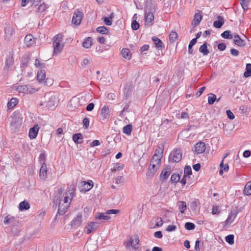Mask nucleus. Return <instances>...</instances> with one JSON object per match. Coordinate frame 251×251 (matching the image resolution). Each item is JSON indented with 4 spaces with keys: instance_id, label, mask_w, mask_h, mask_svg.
I'll list each match as a JSON object with an SVG mask.
<instances>
[{
    "instance_id": "obj_1",
    "label": "nucleus",
    "mask_w": 251,
    "mask_h": 251,
    "mask_svg": "<svg viewBox=\"0 0 251 251\" xmlns=\"http://www.w3.org/2000/svg\"><path fill=\"white\" fill-rule=\"evenodd\" d=\"M12 121L10 124L11 130L14 132L19 131L23 124V116L19 110L15 111L11 116Z\"/></svg>"
},
{
    "instance_id": "obj_2",
    "label": "nucleus",
    "mask_w": 251,
    "mask_h": 251,
    "mask_svg": "<svg viewBox=\"0 0 251 251\" xmlns=\"http://www.w3.org/2000/svg\"><path fill=\"white\" fill-rule=\"evenodd\" d=\"M75 187H68L67 192L63 195V199H61L59 202H62V204L64 205L70 206L72 199L75 195Z\"/></svg>"
},
{
    "instance_id": "obj_3",
    "label": "nucleus",
    "mask_w": 251,
    "mask_h": 251,
    "mask_svg": "<svg viewBox=\"0 0 251 251\" xmlns=\"http://www.w3.org/2000/svg\"><path fill=\"white\" fill-rule=\"evenodd\" d=\"M56 103V98L50 93H47L44 96V100H42L41 106H44L48 108H52Z\"/></svg>"
},
{
    "instance_id": "obj_4",
    "label": "nucleus",
    "mask_w": 251,
    "mask_h": 251,
    "mask_svg": "<svg viewBox=\"0 0 251 251\" xmlns=\"http://www.w3.org/2000/svg\"><path fill=\"white\" fill-rule=\"evenodd\" d=\"M182 154L180 149H174L170 154L169 161L171 163L179 162L181 160Z\"/></svg>"
},
{
    "instance_id": "obj_5",
    "label": "nucleus",
    "mask_w": 251,
    "mask_h": 251,
    "mask_svg": "<svg viewBox=\"0 0 251 251\" xmlns=\"http://www.w3.org/2000/svg\"><path fill=\"white\" fill-rule=\"evenodd\" d=\"M163 148H161L159 147V150L157 149L155 151V153L153 155L151 161V164H154L155 165H160L161 159L162 156V153L163 152L164 150V146L162 145Z\"/></svg>"
},
{
    "instance_id": "obj_6",
    "label": "nucleus",
    "mask_w": 251,
    "mask_h": 251,
    "mask_svg": "<svg viewBox=\"0 0 251 251\" xmlns=\"http://www.w3.org/2000/svg\"><path fill=\"white\" fill-rule=\"evenodd\" d=\"M83 16V13L80 10L76 9L75 11L73 16L72 23L76 25H80Z\"/></svg>"
},
{
    "instance_id": "obj_7",
    "label": "nucleus",
    "mask_w": 251,
    "mask_h": 251,
    "mask_svg": "<svg viewBox=\"0 0 251 251\" xmlns=\"http://www.w3.org/2000/svg\"><path fill=\"white\" fill-rule=\"evenodd\" d=\"M82 213H77L76 217H75L71 222L72 228H76L81 226L82 223Z\"/></svg>"
},
{
    "instance_id": "obj_8",
    "label": "nucleus",
    "mask_w": 251,
    "mask_h": 251,
    "mask_svg": "<svg viewBox=\"0 0 251 251\" xmlns=\"http://www.w3.org/2000/svg\"><path fill=\"white\" fill-rule=\"evenodd\" d=\"M93 182L91 180H89L88 181H83L81 182L80 191L81 192H87L93 188Z\"/></svg>"
},
{
    "instance_id": "obj_9",
    "label": "nucleus",
    "mask_w": 251,
    "mask_h": 251,
    "mask_svg": "<svg viewBox=\"0 0 251 251\" xmlns=\"http://www.w3.org/2000/svg\"><path fill=\"white\" fill-rule=\"evenodd\" d=\"M98 223L94 222H91L88 224V225L84 227V232L86 234H90L93 230H96L98 228Z\"/></svg>"
},
{
    "instance_id": "obj_10",
    "label": "nucleus",
    "mask_w": 251,
    "mask_h": 251,
    "mask_svg": "<svg viewBox=\"0 0 251 251\" xmlns=\"http://www.w3.org/2000/svg\"><path fill=\"white\" fill-rule=\"evenodd\" d=\"M160 165H155L154 164H150L148 168L146 175L148 177H152L156 173L157 170L159 168Z\"/></svg>"
},
{
    "instance_id": "obj_11",
    "label": "nucleus",
    "mask_w": 251,
    "mask_h": 251,
    "mask_svg": "<svg viewBox=\"0 0 251 251\" xmlns=\"http://www.w3.org/2000/svg\"><path fill=\"white\" fill-rule=\"evenodd\" d=\"M171 173V167L170 166H166L162 171L160 175V179L165 180L167 179Z\"/></svg>"
},
{
    "instance_id": "obj_12",
    "label": "nucleus",
    "mask_w": 251,
    "mask_h": 251,
    "mask_svg": "<svg viewBox=\"0 0 251 251\" xmlns=\"http://www.w3.org/2000/svg\"><path fill=\"white\" fill-rule=\"evenodd\" d=\"M156 11V4L151 1L147 2L146 4L145 8V13H154Z\"/></svg>"
},
{
    "instance_id": "obj_13",
    "label": "nucleus",
    "mask_w": 251,
    "mask_h": 251,
    "mask_svg": "<svg viewBox=\"0 0 251 251\" xmlns=\"http://www.w3.org/2000/svg\"><path fill=\"white\" fill-rule=\"evenodd\" d=\"M154 13L147 12L145 14V25H151L154 21Z\"/></svg>"
},
{
    "instance_id": "obj_14",
    "label": "nucleus",
    "mask_w": 251,
    "mask_h": 251,
    "mask_svg": "<svg viewBox=\"0 0 251 251\" xmlns=\"http://www.w3.org/2000/svg\"><path fill=\"white\" fill-rule=\"evenodd\" d=\"M100 115L103 121H105L110 117L109 109L107 106L104 105L100 110Z\"/></svg>"
},
{
    "instance_id": "obj_15",
    "label": "nucleus",
    "mask_w": 251,
    "mask_h": 251,
    "mask_svg": "<svg viewBox=\"0 0 251 251\" xmlns=\"http://www.w3.org/2000/svg\"><path fill=\"white\" fill-rule=\"evenodd\" d=\"M205 150V145L204 142H199L195 145V151L197 154L203 152Z\"/></svg>"
},
{
    "instance_id": "obj_16",
    "label": "nucleus",
    "mask_w": 251,
    "mask_h": 251,
    "mask_svg": "<svg viewBox=\"0 0 251 251\" xmlns=\"http://www.w3.org/2000/svg\"><path fill=\"white\" fill-rule=\"evenodd\" d=\"M61 43H59L57 41H53V54H57L60 53L63 47V44H61Z\"/></svg>"
},
{
    "instance_id": "obj_17",
    "label": "nucleus",
    "mask_w": 251,
    "mask_h": 251,
    "mask_svg": "<svg viewBox=\"0 0 251 251\" xmlns=\"http://www.w3.org/2000/svg\"><path fill=\"white\" fill-rule=\"evenodd\" d=\"M47 167L46 163H43L40 170L39 176L41 179H45L47 176Z\"/></svg>"
},
{
    "instance_id": "obj_18",
    "label": "nucleus",
    "mask_w": 251,
    "mask_h": 251,
    "mask_svg": "<svg viewBox=\"0 0 251 251\" xmlns=\"http://www.w3.org/2000/svg\"><path fill=\"white\" fill-rule=\"evenodd\" d=\"M62 202H58V208L57 215H63L66 212L68 208L69 207L68 206L64 205L62 204Z\"/></svg>"
},
{
    "instance_id": "obj_19",
    "label": "nucleus",
    "mask_w": 251,
    "mask_h": 251,
    "mask_svg": "<svg viewBox=\"0 0 251 251\" xmlns=\"http://www.w3.org/2000/svg\"><path fill=\"white\" fill-rule=\"evenodd\" d=\"M25 43L27 47H30L35 43V39L32 35L27 34L25 38Z\"/></svg>"
},
{
    "instance_id": "obj_20",
    "label": "nucleus",
    "mask_w": 251,
    "mask_h": 251,
    "mask_svg": "<svg viewBox=\"0 0 251 251\" xmlns=\"http://www.w3.org/2000/svg\"><path fill=\"white\" fill-rule=\"evenodd\" d=\"M46 72L43 69L38 71L37 75V79L39 83H42L45 80Z\"/></svg>"
},
{
    "instance_id": "obj_21",
    "label": "nucleus",
    "mask_w": 251,
    "mask_h": 251,
    "mask_svg": "<svg viewBox=\"0 0 251 251\" xmlns=\"http://www.w3.org/2000/svg\"><path fill=\"white\" fill-rule=\"evenodd\" d=\"M218 20L215 21L213 23V26L217 28H221L225 24V20L224 18L221 16H218L217 17Z\"/></svg>"
},
{
    "instance_id": "obj_22",
    "label": "nucleus",
    "mask_w": 251,
    "mask_h": 251,
    "mask_svg": "<svg viewBox=\"0 0 251 251\" xmlns=\"http://www.w3.org/2000/svg\"><path fill=\"white\" fill-rule=\"evenodd\" d=\"M14 32V29L12 26H7L5 27L4 29L5 38L9 39Z\"/></svg>"
},
{
    "instance_id": "obj_23",
    "label": "nucleus",
    "mask_w": 251,
    "mask_h": 251,
    "mask_svg": "<svg viewBox=\"0 0 251 251\" xmlns=\"http://www.w3.org/2000/svg\"><path fill=\"white\" fill-rule=\"evenodd\" d=\"M39 128L37 126L31 127L29 129V137L31 139H35L38 134Z\"/></svg>"
},
{
    "instance_id": "obj_24",
    "label": "nucleus",
    "mask_w": 251,
    "mask_h": 251,
    "mask_svg": "<svg viewBox=\"0 0 251 251\" xmlns=\"http://www.w3.org/2000/svg\"><path fill=\"white\" fill-rule=\"evenodd\" d=\"M152 41L155 45V47L159 50H161L164 46L162 41L156 36L152 37Z\"/></svg>"
},
{
    "instance_id": "obj_25",
    "label": "nucleus",
    "mask_w": 251,
    "mask_h": 251,
    "mask_svg": "<svg viewBox=\"0 0 251 251\" xmlns=\"http://www.w3.org/2000/svg\"><path fill=\"white\" fill-rule=\"evenodd\" d=\"M132 89L130 85H126L124 90V99L127 100L132 94Z\"/></svg>"
},
{
    "instance_id": "obj_26",
    "label": "nucleus",
    "mask_w": 251,
    "mask_h": 251,
    "mask_svg": "<svg viewBox=\"0 0 251 251\" xmlns=\"http://www.w3.org/2000/svg\"><path fill=\"white\" fill-rule=\"evenodd\" d=\"M73 140L75 144H81L83 142V136L81 133H75L73 135Z\"/></svg>"
},
{
    "instance_id": "obj_27",
    "label": "nucleus",
    "mask_w": 251,
    "mask_h": 251,
    "mask_svg": "<svg viewBox=\"0 0 251 251\" xmlns=\"http://www.w3.org/2000/svg\"><path fill=\"white\" fill-rule=\"evenodd\" d=\"M95 218L97 219L103 220L105 221H108L111 217L105 213H98L95 215Z\"/></svg>"
},
{
    "instance_id": "obj_28",
    "label": "nucleus",
    "mask_w": 251,
    "mask_h": 251,
    "mask_svg": "<svg viewBox=\"0 0 251 251\" xmlns=\"http://www.w3.org/2000/svg\"><path fill=\"white\" fill-rule=\"evenodd\" d=\"M92 45V38L90 37H86L84 39L82 43V46L86 49H89Z\"/></svg>"
},
{
    "instance_id": "obj_29",
    "label": "nucleus",
    "mask_w": 251,
    "mask_h": 251,
    "mask_svg": "<svg viewBox=\"0 0 251 251\" xmlns=\"http://www.w3.org/2000/svg\"><path fill=\"white\" fill-rule=\"evenodd\" d=\"M122 56L127 60H130L131 58V54L128 49L124 48L121 51Z\"/></svg>"
},
{
    "instance_id": "obj_30",
    "label": "nucleus",
    "mask_w": 251,
    "mask_h": 251,
    "mask_svg": "<svg viewBox=\"0 0 251 251\" xmlns=\"http://www.w3.org/2000/svg\"><path fill=\"white\" fill-rule=\"evenodd\" d=\"M199 51L202 53L203 55H207L209 53L207 49V43H204L199 48Z\"/></svg>"
},
{
    "instance_id": "obj_31",
    "label": "nucleus",
    "mask_w": 251,
    "mask_h": 251,
    "mask_svg": "<svg viewBox=\"0 0 251 251\" xmlns=\"http://www.w3.org/2000/svg\"><path fill=\"white\" fill-rule=\"evenodd\" d=\"M178 206L179 210L181 213H184V211L187 209L186 203L183 201H178L177 203Z\"/></svg>"
},
{
    "instance_id": "obj_32",
    "label": "nucleus",
    "mask_w": 251,
    "mask_h": 251,
    "mask_svg": "<svg viewBox=\"0 0 251 251\" xmlns=\"http://www.w3.org/2000/svg\"><path fill=\"white\" fill-rule=\"evenodd\" d=\"M18 100L16 98H12L7 103V107L8 109L14 108L18 103Z\"/></svg>"
},
{
    "instance_id": "obj_33",
    "label": "nucleus",
    "mask_w": 251,
    "mask_h": 251,
    "mask_svg": "<svg viewBox=\"0 0 251 251\" xmlns=\"http://www.w3.org/2000/svg\"><path fill=\"white\" fill-rule=\"evenodd\" d=\"M244 193L247 196L251 195V181H249L246 184L244 189Z\"/></svg>"
},
{
    "instance_id": "obj_34",
    "label": "nucleus",
    "mask_w": 251,
    "mask_h": 251,
    "mask_svg": "<svg viewBox=\"0 0 251 251\" xmlns=\"http://www.w3.org/2000/svg\"><path fill=\"white\" fill-rule=\"evenodd\" d=\"M19 208L20 210H26L29 209L30 205L28 202L25 201L20 203Z\"/></svg>"
},
{
    "instance_id": "obj_35",
    "label": "nucleus",
    "mask_w": 251,
    "mask_h": 251,
    "mask_svg": "<svg viewBox=\"0 0 251 251\" xmlns=\"http://www.w3.org/2000/svg\"><path fill=\"white\" fill-rule=\"evenodd\" d=\"M132 130V126L131 124H128L125 126L123 128V132L124 134L130 135Z\"/></svg>"
},
{
    "instance_id": "obj_36",
    "label": "nucleus",
    "mask_w": 251,
    "mask_h": 251,
    "mask_svg": "<svg viewBox=\"0 0 251 251\" xmlns=\"http://www.w3.org/2000/svg\"><path fill=\"white\" fill-rule=\"evenodd\" d=\"M202 16L200 13H197L195 14L194 17V25H198L201 21Z\"/></svg>"
},
{
    "instance_id": "obj_37",
    "label": "nucleus",
    "mask_w": 251,
    "mask_h": 251,
    "mask_svg": "<svg viewBox=\"0 0 251 251\" xmlns=\"http://www.w3.org/2000/svg\"><path fill=\"white\" fill-rule=\"evenodd\" d=\"M177 34L176 31H172L169 36V41L171 43H174L177 38Z\"/></svg>"
},
{
    "instance_id": "obj_38",
    "label": "nucleus",
    "mask_w": 251,
    "mask_h": 251,
    "mask_svg": "<svg viewBox=\"0 0 251 251\" xmlns=\"http://www.w3.org/2000/svg\"><path fill=\"white\" fill-rule=\"evenodd\" d=\"M139 242V238H136L135 241L133 239H130L129 242L127 243L126 246H131L133 249L137 248V245L138 244Z\"/></svg>"
},
{
    "instance_id": "obj_39",
    "label": "nucleus",
    "mask_w": 251,
    "mask_h": 251,
    "mask_svg": "<svg viewBox=\"0 0 251 251\" xmlns=\"http://www.w3.org/2000/svg\"><path fill=\"white\" fill-rule=\"evenodd\" d=\"M244 76L245 77L251 76V64L247 63L246 64V71L244 73Z\"/></svg>"
},
{
    "instance_id": "obj_40",
    "label": "nucleus",
    "mask_w": 251,
    "mask_h": 251,
    "mask_svg": "<svg viewBox=\"0 0 251 251\" xmlns=\"http://www.w3.org/2000/svg\"><path fill=\"white\" fill-rule=\"evenodd\" d=\"M96 30L98 32L102 34H107L108 29L104 26H100L97 28Z\"/></svg>"
},
{
    "instance_id": "obj_41",
    "label": "nucleus",
    "mask_w": 251,
    "mask_h": 251,
    "mask_svg": "<svg viewBox=\"0 0 251 251\" xmlns=\"http://www.w3.org/2000/svg\"><path fill=\"white\" fill-rule=\"evenodd\" d=\"M180 178V176L179 174L174 173L172 175L170 181L172 183H176L178 182Z\"/></svg>"
},
{
    "instance_id": "obj_42",
    "label": "nucleus",
    "mask_w": 251,
    "mask_h": 251,
    "mask_svg": "<svg viewBox=\"0 0 251 251\" xmlns=\"http://www.w3.org/2000/svg\"><path fill=\"white\" fill-rule=\"evenodd\" d=\"M216 96L212 93H210L208 97V103L210 105L213 104L216 100Z\"/></svg>"
},
{
    "instance_id": "obj_43",
    "label": "nucleus",
    "mask_w": 251,
    "mask_h": 251,
    "mask_svg": "<svg viewBox=\"0 0 251 251\" xmlns=\"http://www.w3.org/2000/svg\"><path fill=\"white\" fill-rule=\"evenodd\" d=\"M221 36L225 39H232L233 35L229 30H226L221 34Z\"/></svg>"
},
{
    "instance_id": "obj_44",
    "label": "nucleus",
    "mask_w": 251,
    "mask_h": 251,
    "mask_svg": "<svg viewBox=\"0 0 251 251\" xmlns=\"http://www.w3.org/2000/svg\"><path fill=\"white\" fill-rule=\"evenodd\" d=\"M251 0H241L240 4L244 11L249 9V3Z\"/></svg>"
},
{
    "instance_id": "obj_45",
    "label": "nucleus",
    "mask_w": 251,
    "mask_h": 251,
    "mask_svg": "<svg viewBox=\"0 0 251 251\" xmlns=\"http://www.w3.org/2000/svg\"><path fill=\"white\" fill-rule=\"evenodd\" d=\"M196 43H197V40L196 39H193L189 43V44L188 46V52L189 54L193 53V50L192 49V47Z\"/></svg>"
},
{
    "instance_id": "obj_46",
    "label": "nucleus",
    "mask_w": 251,
    "mask_h": 251,
    "mask_svg": "<svg viewBox=\"0 0 251 251\" xmlns=\"http://www.w3.org/2000/svg\"><path fill=\"white\" fill-rule=\"evenodd\" d=\"M192 175V169L190 166H186L184 168V175L185 176H188V178H190V176Z\"/></svg>"
},
{
    "instance_id": "obj_47",
    "label": "nucleus",
    "mask_w": 251,
    "mask_h": 251,
    "mask_svg": "<svg viewBox=\"0 0 251 251\" xmlns=\"http://www.w3.org/2000/svg\"><path fill=\"white\" fill-rule=\"evenodd\" d=\"M234 236L232 234H229L226 236L225 238L226 241L229 245H233L234 244Z\"/></svg>"
},
{
    "instance_id": "obj_48",
    "label": "nucleus",
    "mask_w": 251,
    "mask_h": 251,
    "mask_svg": "<svg viewBox=\"0 0 251 251\" xmlns=\"http://www.w3.org/2000/svg\"><path fill=\"white\" fill-rule=\"evenodd\" d=\"M234 43L235 45L239 47H244L245 45V42L244 40L241 38L239 39H235L234 40Z\"/></svg>"
},
{
    "instance_id": "obj_49",
    "label": "nucleus",
    "mask_w": 251,
    "mask_h": 251,
    "mask_svg": "<svg viewBox=\"0 0 251 251\" xmlns=\"http://www.w3.org/2000/svg\"><path fill=\"white\" fill-rule=\"evenodd\" d=\"M227 155H226L224 157H223V159L222 161V162H221L220 164V168L221 169H223V170L225 171V172H227L228 169H229V166H228V165L227 164H224L223 162H224V159L226 157Z\"/></svg>"
},
{
    "instance_id": "obj_50",
    "label": "nucleus",
    "mask_w": 251,
    "mask_h": 251,
    "mask_svg": "<svg viewBox=\"0 0 251 251\" xmlns=\"http://www.w3.org/2000/svg\"><path fill=\"white\" fill-rule=\"evenodd\" d=\"M13 60L12 57H8L7 58L5 61V67L9 69L13 65Z\"/></svg>"
},
{
    "instance_id": "obj_51",
    "label": "nucleus",
    "mask_w": 251,
    "mask_h": 251,
    "mask_svg": "<svg viewBox=\"0 0 251 251\" xmlns=\"http://www.w3.org/2000/svg\"><path fill=\"white\" fill-rule=\"evenodd\" d=\"M34 65L37 68L40 67L41 69L46 67V64L45 63L41 62L38 59L35 60Z\"/></svg>"
},
{
    "instance_id": "obj_52",
    "label": "nucleus",
    "mask_w": 251,
    "mask_h": 251,
    "mask_svg": "<svg viewBox=\"0 0 251 251\" xmlns=\"http://www.w3.org/2000/svg\"><path fill=\"white\" fill-rule=\"evenodd\" d=\"M14 219L15 218L14 217L10 216L9 215H8L4 217L3 223L4 224H10L11 222L14 221Z\"/></svg>"
},
{
    "instance_id": "obj_53",
    "label": "nucleus",
    "mask_w": 251,
    "mask_h": 251,
    "mask_svg": "<svg viewBox=\"0 0 251 251\" xmlns=\"http://www.w3.org/2000/svg\"><path fill=\"white\" fill-rule=\"evenodd\" d=\"M185 228L188 230L194 229L195 228V225L193 223L187 222L185 224Z\"/></svg>"
},
{
    "instance_id": "obj_54",
    "label": "nucleus",
    "mask_w": 251,
    "mask_h": 251,
    "mask_svg": "<svg viewBox=\"0 0 251 251\" xmlns=\"http://www.w3.org/2000/svg\"><path fill=\"white\" fill-rule=\"evenodd\" d=\"M236 214H233L232 213H230L227 219L226 220V222L227 224H230L231 223H232L233 222V221L234 220V219H235V218L236 217Z\"/></svg>"
},
{
    "instance_id": "obj_55",
    "label": "nucleus",
    "mask_w": 251,
    "mask_h": 251,
    "mask_svg": "<svg viewBox=\"0 0 251 251\" xmlns=\"http://www.w3.org/2000/svg\"><path fill=\"white\" fill-rule=\"evenodd\" d=\"M48 6L45 3L41 4L38 7V11L40 12H44L47 8Z\"/></svg>"
},
{
    "instance_id": "obj_56",
    "label": "nucleus",
    "mask_w": 251,
    "mask_h": 251,
    "mask_svg": "<svg viewBox=\"0 0 251 251\" xmlns=\"http://www.w3.org/2000/svg\"><path fill=\"white\" fill-rule=\"evenodd\" d=\"M140 25L135 20H133L131 23V27L133 30H136L139 29Z\"/></svg>"
},
{
    "instance_id": "obj_57",
    "label": "nucleus",
    "mask_w": 251,
    "mask_h": 251,
    "mask_svg": "<svg viewBox=\"0 0 251 251\" xmlns=\"http://www.w3.org/2000/svg\"><path fill=\"white\" fill-rule=\"evenodd\" d=\"M27 85L18 86L17 88V91L20 93H25Z\"/></svg>"
},
{
    "instance_id": "obj_58",
    "label": "nucleus",
    "mask_w": 251,
    "mask_h": 251,
    "mask_svg": "<svg viewBox=\"0 0 251 251\" xmlns=\"http://www.w3.org/2000/svg\"><path fill=\"white\" fill-rule=\"evenodd\" d=\"M190 206L192 210L195 211L198 209V203L196 201H193L191 202Z\"/></svg>"
},
{
    "instance_id": "obj_59",
    "label": "nucleus",
    "mask_w": 251,
    "mask_h": 251,
    "mask_svg": "<svg viewBox=\"0 0 251 251\" xmlns=\"http://www.w3.org/2000/svg\"><path fill=\"white\" fill-rule=\"evenodd\" d=\"M25 90V93L26 94H32L36 91V89L28 85H27V88Z\"/></svg>"
},
{
    "instance_id": "obj_60",
    "label": "nucleus",
    "mask_w": 251,
    "mask_h": 251,
    "mask_svg": "<svg viewBox=\"0 0 251 251\" xmlns=\"http://www.w3.org/2000/svg\"><path fill=\"white\" fill-rule=\"evenodd\" d=\"M91 63H92V60L88 59L87 58H85L82 60L81 66L83 68H85L87 65L90 64Z\"/></svg>"
},
{
    "instance_id": "obj_61",
    "label": "nucleus",
    "mask_w": 251,
    "mask_h": 251,
    "mask_svg": "<svg viewBox=\"0 0 251 251\" xmlns=\"http://www.w3.org/2000/svg\"><path fill=\"white\" fill-rule=\"evenodd\" d=\"M46 161V155L44 153H41L40 154L39 157V162H40L41 165H42L43 163H45Z\"/></svg>"
},
{
    "instance_id": "obj_62",
    "label": "nucleus",
    "mask_w": 251,
    "mask_h": 251,
    "mask_svg": "<svg viewBox=\"0 0 251 251\" xmlns=\"http://www.w3.org/2000/svg\"><path fill=\"white\" fill-rule=\"evenodd\" d=\"M220 211L218 206L213 205L212 206V214L213 215H218Z\"/></svg>"
},
{
    "instance_id": "obj_63",
    "label": "nucleus",
    "mask_w": 251,
    "mask_h": 251,
    "mask_svg": "<svg viewBox=\"0 0 251 251\" xmlns=\"http://www.w3.org/2000/svg\"><path fill=\"white\" fill-rule=\"evenodd\" d=\"M63 40V36L61 34H58L54 37V41H57L59 43H62Z\"/></svg>"
},
{
    "instance_id": "obj_64",
    "label": "nucleus",
    "mask_w": 251,
    "mask_h": 251,
    "mask_svg": "<svg viewBox=\"0 0 251 251\" xmlns=\"http://www.w3.org/2000/svg\"><path fill=\"white\" fill-rule=\"evenodd\" d=\"M90 120L86 117L83 120V124L85 128H88L89 126Z\"/></svg>"
}]
</instances>
